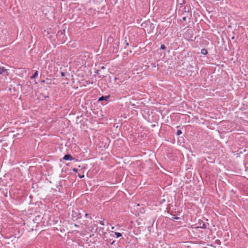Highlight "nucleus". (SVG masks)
<instances>
[{
  "label": "nucleus",
  "instance_id": "obj_4",
  "mask_svg": "<svg viewBox=\"0 0 248 248\" xmlns=\"http://www.w3.org/2000/svg\"><path fill=\"white\" fill-rule=\"evenodd\" d=\"M38 71H36L34 74L31 77V79L35 78L36 77L38 76Z\"/></svg>",
  "mask_w": 248,
  "mask_h": 248
},
{
  "label": "nucleus",
  "instance_id": "obj_14",
  "mask_svg": "<svg viewBox=\"0 0 248 248\" xmlns=\"http://www.w3.org/2000/svg\"><path fill=\"white\" fill-rule=\"evenodd\" d=\"M100 224H101V225H104V224L103 223V222H101V223H100Z\"/></svg>",
  "mask_w": 248,
  "mask_h": 248
},
{
  "label": "nucleus",
  "instance_id": "obj_11",
  "mask_svg": "<svg viewBox=\"0 0 248 248\" xmlns=\"http://www.w3.org/2000/svg\"><path fill=\"white\" fill-rule=\"evenodd\" d=\"M114 227L113 226H112V227H111V229H112V230H113V229H114Z\"/></svg>",
  "mask_w": 248,
  "mask_h": 248
},
{
  "label": "nucleus",
  "instance_id": "obj_3",
  "mask_svg": "<svg viewBox=\"0 0 248 248\" xmlns=\"http://www.w3.org/2000/svg\"><path fill=\"white\" fill-rule=\"evenodd\" d=\"M201 53L202 55H206V54H207L208 51H207V49H206L205 48H202L201 49Z\"/></svg>",
  "mask_w": 248,
  "mask_h": 248
},
{
  "label": "nucleus",
  "instance_id": "obj_2",
  "mask_svg": "<svg viewBox=\"0 0 248 248\" xmlns=\"http://www.w3.org/2000/svg\"><path fill=\"white\" fill-rule=\"evenodd\" d=\"M109 98V96H102L99 98L98 100L100 101L105 100L107 101Z\"/></svg>",
  "mask_w": 248,
  "mask_h": 248
},
{
  "label": "nucleus",
  "instance_id": "obj_1",
  "mask_svg": "<svg viewBox=\"0 0 248 248\" xmlns=\"http://www.w3.org/2000/svg\"><path fill=\"white\" fill-rule=\"evenodd\" d=\"M63 159L65 160H73V157L70 155H66L64 156Z\"/></svg>",
  "mask_w": 248,
  "mask_h": 248
},
{
  "label": "nucleus",
  "instance_id": "obj_7",
  "mask_svg": "<svg viewBox=\"0 0 248 248\" xmlns=\"http://www.w3.org/2000/svg\"><path fill=\"white\" fill-rule=\"evenodd\" d=\"M182 134V131L181 130H178L177 131V135H180Z\"/></svg>",
  "mask_w": 248,
  "mask_h": 248
},
{
  "label": "nucleus",
  "instance_id": "obj_6",
  "mask_svg": "<svg viewBox=\"0 0 248 248\" xmlns=\"http://www.w3.org/2000/svg\"><path fill=\"white\" fill-rule=\"evenodd\" d=\"M5 70L4 69L3 67H0V74H2L5 71Z\"/></svg>",
  "mask_w": 248,
  "mask_h": 248
},
{
  "label": "nucleus",
  "instance_id": "obj_5",
  "mask_svg": "<svg viewBox=\"0 0 248 248\" xmlns=\"http://www.w3.org/2000/svg\"><path fill=\"white\" fill-rule=\"evenodd\" d=\"M115 234L116 235L117 238L122 236V234L120 232H115Z\"/></svg>",
  "mask_w": 248,
  "mask_h": 248
},
{
  "label": "nucleus",
  "instance_id": "obj_9",
  "mask_svg": "<svg viewBox=\"0 0 248 248\" xmlns=\"http://www.w3.org/2000/svg\"><path fill=\"white\" fill-rule=\"evenodd\" d=\"M61 75H62V77H64V75H65L64 73H63V72H62V73H61Z\"/></svg>",
  "mask_w": 248,
  "mask_h": 248
},
{
  "label": "nucleus",
  "instance_id": "obj_10",
  "mask_svg": "<svg viewBox=\"0 0 248 248\" xmlns=\"http://www.w3.org/2000/svg\"><path fill=\"white\" fill-rule=\"evenodd\" d=\"M186 17H184L183 18V20H186Z\"/></svg>",
  "mask_w": 248,
  "mask_h": 248
},
{
  "label": "nucleus",
  "instance_id": "obj_13",
  "mask_svg": "<svg viewBox=\"0 0 248 248\" xmlns=\"http://www.w3.org/2000/svg\"><path fill=\"white\" fill-rule=\"evenodd\" d=\"M117 79H118V78H115V80H117Z\"/></svg>",
  "mask_w": 248,
  "mask_h": 248
},
{
  "label": "nucleus",
  "instance_id": "obj_15",
  "mask_svg": "<svg viewBox=\"0 0 248 248\" xmlns=\"http://www.w3.org/2000/svg\"><path fill=\"white\" fill-rule=\"evenodd\" d=\"M102 69H104V66H102Z\"/></svg>",
  "mask_w": 248,
  "mask_h": 248
},
{
  "label": "nucleus",
  "instance_id": "obj_12",
  "mask_svg": "<svg viewBox=\"0 0 248 248\" xmlns=\"http://www.w3.org/2000/svg\"><path fill=\"white\" fill-rule=\"evenodd\" d=\"M84 177V175L80 176V178H82V177Z\"/></svg>",
  "mask_w": 248,
  "mask_h": 248
},
{
  "label": "nucleus",
  "instance_id": "obj_8",
  "mask_svg": "<svg viewBox=\"0 0 248 248\" xmlns=\"http://www.w3.org/2000/svg\"><path fill=\"white\" fill-rule=\"evenodd\" d=\"M160 48L161 49H165L166 48V46L164 45H162L160 46Z\"/></svg>",
  "mask_w": 248,
  "mask_h": 248
}]
</instances>
